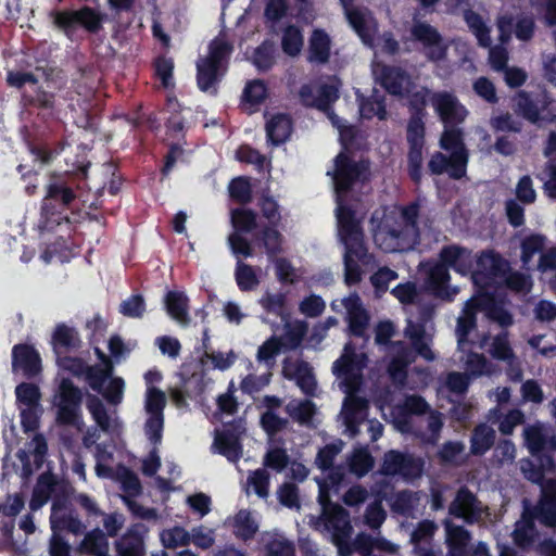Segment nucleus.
Wrapping results in <instances>:
<instances>
[{
	"label": "nucleus",
	"mask_w": 556,
	"mask_h": 556,
	"mask_svg": "<svg viewBox=\"0 0 556 556\" xmlns=\"http://www.w3.org/2000/svg\"><path fill=\"white\" fill-rule=\"evenodd\" d=\"M507 270L508 263L504 258L493 252H484L477 260V268L472 270L471 280L484 295H489L490 287L502 285Z\"/></svg>",
	"instance_id": "13"
},
{
	"label": "nucleus",
	"mask_w": 556,
	"mask_h": 556,
	"mask_svg": "<svg viewBox=\"0 0 556 556\" xmlns=\"http://www.w3.org/2000/svg\"><path fill=\"white\" fill-rule=\"evenodd\" d=\"M125 381L122 377H112L99 391L105 401L112 405H118L124 395Z\"/></svg>",
	"instance_id": "64"
},
{
	"label": "nucleus",
	"mask_w": 556,
	"mask_h": 556,
	"mask_svg": "<svg viewBox=\"0 0 556 556\" xmlns=\"http://www.w3.org/2000/svg\"><path fill=\"white\" fill-rule=\"evenodd\" d=\"M412 34L416 40L422 43L425 54L429 60L433 62L444 60L447 46L435 28L427 23L416 22Z\"/></svg>",
	"instance_id": "20"
},
{
	"label": "nucleus",
	"mask_w": 556,
	"mask_h": 556,
	"mask_svg": "<svg viewBox=\"0 0 556 556\" xmlns=\"http://www.w3.org/2000/svg\"><path fill=\"white\" fill-rule=\"evenodd\" d=\"M51 16L54 25L66 34L76 26H81L90 34H98L106 17L105 14L88 5L78 10L52 11Z\"/></svg>",
	"instance_id": "11"
},
{
	"label": "nucleus",
	"mask_w": 556,
	"mask_h": 556,
	"mask_svg": "<svg viewBox=\"0 0 556 556\" xmlns=\"http://www.w3.org/2000/svg\"><path fill=\"white\" fill-rule=\"evenodd\" d=\"M332 371L337 376L339 390L343 393L339 418L348 431V342L343 344L340 357L333 363Z\"/></svg>",
	"instance_id": "30"
},
{
	"label": "nucleus",
	"mask_w": 556,
	"mask_h": 556,
	"mask_svg": "<svg viewBox=\"0 0 556 556\" xmlns=\"http://www.w3.org/2000/svg\"><path fill=\"white\" fill-rule=\"evenodd\" d=\"M366 365L367 356L364 352L356 353L350 350V435H354L357 432L352 420V414L364 418L365 410L367 409V402L355 395L356 387L359 384V379L362 378L361 371Z\"/></svg>",
	"instance_id": "15"
},
{
	"label": "nucleus",
	"mask_w": 556,
	"mask_h": 556,
	"mask_svg": "<svg viewBox=\"0 0 556 556\" xmlns=\"http://www.w3.org/2000/svg\"><path fill=\"white\" fill-rule=\"evenodd\" d=\"M225 71L220 67L201 60L197 64V84L201 91L217 94V85L222 80Z\"/></svg>",
	"instance_id": "35"
},
{
	"label": "nucleus",
	"mask_w": 556,
	"mask_h": 556,
	"mask_svg": "<svg viewBox=\"0 0 556 556\" xmlns=\"http://www.w3.org/2000/svg\"><path fill=\"white\" fill-rule=\"evenodd\" d=\"M328 476L318 483V504L321 511L319 516H311V527L329 535L338 548L339 556H348V489L344 488L343 466L331 467Z\"/></svg>",
	"instance_id": "2"
},
{
	"label": "nucleus",
	"mask_w": 556,
	"mask_h": 556,
	"mask_svg": "<svg viewBox=\"0 0 556 556\" xmlns=\"http://www.w3.org/2000/svg\"><path fill=\"white\" fill-rule=\"evenodd\" d=\"M329 118L339 129L341 150L333 160V168L327 172L332 177L338 220V240L342 254V280L348 286V125L339 124L338 116L331 112Z\"/></svg>",
	"instance_id": "4"
},
{
	"label": "nucleus",
	"mask_w": 556,
	"mask_h": 556,
	"mask_svg": "<svg viewBox=\"0 0 556 556\" xmlns=\"http://www.w3.org/2000/svg\"><path fill=\"white\" fill-rule=\"evenodd\" d=\"M434 314L432 305L424 306L420 309L418 320L407 319L404 334L409 339L416 353L428 362L435 359V353L431 350L433 327L431 319Z\"/></svg>",
	"instance_id": "10"
},
{
	"label": "nucleus",
	"mask_w": 556,
	"mask_h": 556,
	"mask_svg": "<svg viewBox=\"0 0 556 556\" xmlns=\"http://www.w3.org/2000/svg\"><path fill=\"white\" fill-rule=\"evenodd\" d=\"M306 333L307 325L305 321H287L285 325V333L279 337V340H281L286 351H294L300 348Z\"/></svg>",
	"instance_id": "44"
},
{
	"label": "nucleus",
	"mask_w": 556,
	"mask_h": 556,
	"mask_svg": "<svg viewBox=\"0 0 556 556\" xmlns=\"http://www.w3.org/2000/svg\"><path fill=\"white\" fill-rule=\"evenodd\" d=\"M495 431L488 425H479L471 437V452L476 455L484 454L494 443Z\"/></svg>",
	"instance_id": "50"
},
{
	"label": "nucleus",
	"mask_w": 556,
	"mask_h": 556,
	"mask_svg": "<svg viewBox=\"0 0 556 556\" xmlns=\"http://www.w3.org/2000/svg\"><path fill=\"white\" fill-rule=\"evenodd\" d=\"M235 279L239 290L242 292L252 291L260 285L256 269L241 260H238L236 263Z\"/></svg>",
	"instance_id": "45"
},
{
	"label": "nucleus",
	"mask_w": 556,
	"mask_h": 556,
	"mask_svg": "<svg viewBox=\"0 0 556 556\" xmlns=\"http://www.w3.org/2000/svg\"><path fill=\"white\" fill-rule=\"evenodd\" d=\"M279 225H265L255 236L257 242L265 249L269 258L282 252L283 236L277 229Z\"/></svg>",
	"instance_id": "36"
},
{
	"label": "nucleus",
	"mask_w": 556,
	"mask_h": 556,
	"mask_svg": "<svg viewBox=\"0 0 556 556\" xmlns=\"http://www.w3.org/2000/svg\"><path fill=\"white\" fill-rule=\"evenodd\" d=\"M377 267L375 255L365 244L361 220L350 210V283L361 281Z\"/></svg>",
	"instance_id": "8"
},
{
	"label": "nucleus",
	"mask_w": 556,
	"mask_h": 556,
	"mask_svg": "<svg viewBox=\"0 0 556 556\" xmlns=\"http://www.w3.org/2000/svg\"><path fill=\"white\" fill-rule=\"evenodd\" d=\"M440 147L451 152L446 155L438 152L432 155L429 162V169L432 174L440 175L448 173L455 179L462 178L466 173L468 163V153L463 141V131L460 129H444Z\"/></svg>",
	"instance_id": "7"
},
{
	"label": "nucleus",
	"mask_w": 556,
	"mask_h": 556,
	"mask_svg": "<svg viewBox=\"0 0 556 556\" xmlns=\"http://www.w3.org/2000/svg\"><path fill=\"white\" fill-rule=\"evenodd\" d=\"M48 452L47 440L43 434L36 433L33 440L28 443V451L18 450L16 453L17 459L22 464V476L28 478L34 472V467L30 460V455L34 456L36 468H40L45 462Z\"/></svg>",
	"instance_id": "24"
},
{
	"label": "nucleus",
	"mask_w": 556,
	"mask_h": 556,
	"mask_svg": "<svg viewBox=\"0 0 556 556\" xmlns=\"http://www.w3.org/2000/svg\"><path fill=\"white\" fill-rule=\"evenodd\" d=\"M144 525L135 523L116 541L118 556H144Z\"/></svg>",
	"instance_id": "25"
},
{
	"label": "nucleus",
	"mask_w": 556,
	"mask_h": 556,
	"mask_svg": "<svg viewBox=\"0 0 556 556\" xmlns=\"http://www.w3.org/2000/svg\"><path fill=\"white\" fill-rule=\"evenodd\" d=\"M290 463V457L287 450L283 447H271L269 448L263 459V465L266 468L275 470L276 472L283 471Z\"/></svg>",
	"instance_id": "60"
},
{
	"label": "nucleus",
	"mask_w": 556,
	"mask_h": 556,
	"mask_svg": "<svg viewBox=\"0 0 556 556\" xmlns=\"http://www.w3.org/2000/svg\"><path fill=\"white\" fill-rule=\"evenodd\" d=\"M15 396L18 407H40L41 392L37 384L21 382L15 388Z\"/></svg>",
	"instance_id": "51"
},
{
	"label": "nucleus",
	"mask_w": 556,
	"mask_h": 556,
	"mask_svg": "<svg viewBox=\"0 0 556 556\" xmlns=\"http://www.w3.org/2000/svg\"><path fill=\"white\" fill-rule=\"evenodd\" d=\"M230 222L233 232L251 233L257 228V214L247 207H236L230 211Z\"/></svg>",
	"instance_id": "41"
},
{
	"label": "nucleus",
	"mask_w": 556,
	"mask_h": 556,
	"mask_svg": "<svg viewBox=\"0 0 556 556\" xmlns=\"http://www.w3.org/2000/svg\"><path fill=\"white\" fill-rule=\"evenodd\" d=\"M372 74L376 80L391 94L402 97L410 92V77L399 67L388 66L378 61H374Z\"/></svg>",
	"instance_id": "18"
},
{
	"label": "nucleus",
	"mask_w": 556,
	"mask_h": 556,
	"mask_svg": "<svg viewBox=\"0 0 556 556\" xmlns=\"http://www.w3.org/2000/svg\"><path fill=\"white\" fill-rule=\"evenodd\" d=\"M515 112L532 124L541 125V109L525 91H519L514 99Z\"/></svg>",
	"instance_id": "43"
},
{
	"label": "nucleus",
	"mask_w": 556,
	"mask_h": 556,
	"mask_svg": "<svg viewBox=\"0 0 556 556\" xmlns=\"http://www.w3.org/2000/svg\"><path fill=\"white\" fill-rule=\"evenodd\" d=\"M252 62L260 72H267L276 63L275 42L266 39L254 49Z\"/></svg>",
	"instance_id": "46"
},
{
	"label": "nucleus",
	"mask_w": 556,
	"mask_h": 556,
	"mask_svg": "<svg viewBox=\"0 0 556 556\" xmlns=\"http://www.w3.org/2000/svg\"><path fill=\"white\" fill-rule=\"evenodd\" d=\"M417 216L416 205L383 213L381 216L375 212L370 222L376 245L388 253L412 250L419 239Z\"/></svg>",
	"instance_id": "3"
},
{
	"label": "nucleus",
	"mask_w": 556,
	"mask_h": 556,
	"mask_svg": "<svg viewBox=\"0 0 556 556\" xmlns=\"http://www.w3.org/2000/svg\"><path fill=\"white\" fill-rule=\"evenodd\" d=\"M350 332L363 336L368 327L369 315L361 299L356 294H350Z\"/></svg>",
	"instance_id": "39"
},
{
	"label": "nucleus",
	"mask_w": 556,
	"mask_h": 556,
	"mask_svg": "<svg viewBox=\"0 0 556 556\" xmlns=\"http://www.w3.org/2000/svg\"><path fill=\"white\" fill-rule=\"evenodd\" d=\"M11 366L14 375L21 374L30 380L42 372V359L37 349L29 343H17L11 352Z\"/></svg>",
	"instance_id": "16"
},
{
	"label": "nucleus",
	"mask_w": 556,
	"mask_h": 556,
	"mask_svg": "<svg viewBox=\"0 0 556 556\" xmlns=\"http://www.w3.org/2000/svg\"><path fill=\"white\" fill-rule=\"evenodd\" d=\"M72 230H73V226L71 225L68 230H66L65 228L56 227L53 231L41 232L39 230V232L41 236H43L45 233H53V232L58 233L56 239L53 242L49 243V253L55 252L58 254V257L63 261V260H66L70 255L68 244H70Z\"/></svg>",
	"instance_id": "56"
},
{
	"label": "nucleus",
	"mask_w": 556,
	"mask_h": 556,
	"mask_svg": "<svg viewBox=\"0 0 556 556\" xmlns=\"http://www.w3.org/2000/svg\"><path fill=\"white\" fill-rule=\"evenodd\" d=\"M444 526L451 556H464L470 541L469 532L460 526L453 525L448 520L444 522Z\"/></svg>",
	"instance_id": "38"
},
{
	"label": "nucleus",
	"mask_w": 556,
	"mask_h": 556,
	"mask_svg": "<svg viewBox=\"0 0 556 556\" xmlns=\"http://www.w3.org/2000/svg\"><path fill=\"white\" fill-rule=\"evenodd\" d=\"M374 467V458L366 448H355L350 456V472L365 476Z\"/></svg>",
	"instance_id": "57"
},
{
	"label": "nucleus",
	"mask_w": 556,
	"mask_h": 556,
	"mask_svg": "<svg viewBox=\"0 0 556 556\" xmlns=\"http://www.w3.org/2000/svg\"><path fill=\"white\" fill-rule=\"evenodd\" d=\"M395 427L402 433H413L421 438L427 443H437L440 438V432L443 427V416L440 412L430 409L427 413V432L420 433L415 430L412 419L408 416L395 421Z\"/></svg>",
	"instance_id": "23"
},
{
	"label": "nucleus",
	"mask_w": 556,
	"mask_h": 556,
	"mask_svg": "<svg viewBox=\"0 0 556 556\" xmlns=\"http://www.w3.org/2000/svg\"><path fill=\"white\" fill-rule=\"evenodd\" d=\"M233 534L242 540H252L258 531V525L248 509H240L233 517Z\"/></svg>",
	"instance_id": "40"
},
{
	"label": "nucleus",
	"mask_w": 556,
	"mask_h": 556,
	"mask_svg": "<svg viewBox=\"0 0 556 556\" xmlns=\"http://www.w3.org/2000/svg\"><path fill=\"white\" fill-rule=\"evenodd\" d=\"M288 424V419L280 417L271 410L264 412L260 418V425L268 437H274L285 430Z\"/></svg>",
	"instance_id": "63"
},
{
	"label": "nucleus",
	"mask_w": 556,
	"mask_h": 556,
	"mask_svg": "<svg viewBox=\"0 0 556 556\" xmlns=\"http://www.w3.org/2000/svg\"><path fill=\"white\" fill-rule=\"evenodd\" d=\"M486 507L466 488L456 493L455 498L448 507V513L466 522L472 523L481 520Z\"/></svg>",
	"instance_id": "19"
},
{
	"label": "nucleus",
	"mask_w": 556,
	"mask_h": 556,
	"mask_svg": "<svg viewBox=\"0 0 556 556\" xmlns=\"http://www.w3.org/2000/svg\"><path fill=\"white\" fill-rule=\"evenodd\" d=\"M86 406L100 429L105 432L109 431L111 425L110 416L103 402L97 395L88 394Z\"/></svg>",
	"instance_id": "55"
},
{
	"label": "nucleus",
	"mask_w": 556,
	"mask_h": 556,
	"mask_svg": "<svg viewBox=\"0 0 556 556\" xmlns=\"http://www.w3.org/2000/svg\"><path fill=\"white\" fill-rule=\"evenodd\" d=\"M67 144L66 141L60 140L50 147L48 143L27 142L29 152L41 163H49L56 157Z\"/></svg>",
	"instance_id": "54"
},
{
	"label": "nucleus",
	"mask_w": 556,
	"mask_h": 556,
	"mask_svg": "<svg viewBox=\"0 0 556 556\" xmlns=\"http://www.w3.org/2000/svg\"><path fill=\"white\" fill-rule=\"evenodd\" d=\"M546 238L542 235H531L521 242V261L526 267H529L532 257L541 253L544 249Z\"/></svg>",
	"instance_id": "58"
},
{
	"label": "nucleus",
	"mask_w": 556,
	"mask_h": 556,
	"mask_svg": "<svg viewBox=\"0 0 556 556\" xmlns=\"http://www.w3.org/2000/svg\"><path fill=\"white\" fill-rule=\"evenodd\" d=\"M427 97L445 124V129H456L453 125L463 123L468 116V110L456 96L447 91L430 93L428 90L421 89L413 96L412 104L421 109L426 104Z\"/></svg>",
	"instance_id": "9"
},
{
	"label": "nucleus",
	"mask_w": 556,
	"mask_h": 556,
	"mask_svg": "<svg viewBox=\"0 0 556 556\" xmlns=\"http://www.w3.org/2000/svg\"><path fill=\"white\" fill-rule=\"evenodd\" d=\"M392 359L389 364L388 371L391 378L399 383H403L406 379V367L414 361L412 350L401 341L391 345Z\"/></svg>",
	"instance_id": "29"
},
{
	"label": "nucleus",
	"mask_w": 556,
	"mask_h": 556,
	"mask_svg": "<svg viewBox=\"0 0 556 556\" xmlns=\"http://www.w3.org/2000/svg\"><path fill=\"white\" fill-rule=\"evenodd\" d=\"M51 345L56 357L78 350L81 340L78 331L64 323L58 324L51 336Z\"/></svg>",
	"instance_id": "28"
},
{
	"label": "nucleus",
	"mask_w": 556,
	"mask_h": 556,
	"mask_svg": "<svg viewBox=\"0 0 556 556\" xmlns=\"http://www.w3.org/2000/svg\"><path fill=\"white\" fill-rule=\"evenodd\" d=\"M527 446L532 455L539 456V465L522 462L525 477L539 484L541 500L535 508V518L548 527H556V480L554 456L556 454V437L551 427L535 424L523 430Z\"/></svg>",
	"instance_id": "1"
},
{
	"label": "nucleus",
	"mask_w": 556,
	"mask_h": 556,
	"mask_svg": "<svg viewBox=\"0 0 556 556\" xmlns=\"http://www.w3.org/2000/svg\"><path fill=\"white\" fill-rule=\"evenodd\" d=\"M81 547L87 553L96 556L105 555L109 549L106 534L99 528L91 530L86 533L81 542Z\"/></svg>",
	"instance_id": "52"
},
{
	"label": "nucleus",
	"mask_w": 556,
	"mask_h": 556,
	"mask_svg": "<svg viewBox=\"0 0 556 556\" xmlns=\"http://www.w3.org/2000/svg\"><path fill=\"white\" fill-rule=\"evenodd\" d=\"M56 420L60 425L74 426L80 417L81 390L70 378H63L55 395Z\"/></svg>",
	"instance_id": "14"
},
{
	"label": "nucleus",
	"mask_w": 556,
	"mask_h": 556,
	"mask_svg": "<svg viewBox=\"0 0 556 556\" xmlns=\"http://www.w3.org/2000/svg\"><path fill=\"white\" fill-rule=\"evenodd\" d=\"M228 191L230 199L240 205H248L252 202V185L250 178L247 176H239L231 179Z\"/></svg>",
	"instance_id": "49"
},
{
	"label": "nucleus",
	"mask_w": 556,
	"mask_h": 556,
	"mask_svg": "<svg viewBox=\"0 0 556 556\" xmlns=\"http://www.w3.org/2000/svg\"><path fill=\"white\" fill-rule=\"evenodd\" d=\"M267 97L268 88L262 79L248 81L242 92V101L253 110H256L261 104H263Z\"/></svg>",
	"instance_id": "47"
},
{
	"label": "nucleus",
	"mask_w": 556,
	"mask_h": 556,
	"mask_svg": "<svg viewBox=\"0 0 556 556\" xmlns=\"http://www.w3.org/2000/svg\"><path fill=\"white\" fill-rule=\"evenodd\" d=\"M286 413L292 420L300 425L308 426L312 424L313 417L316 414V405L311 400L290 401L286 407Z\"/></svg>",
	"instance_id": "42"
},
{
	"label": "nucleus",
	"mask_w": 556,
	"mask_h": 556,
	"mask_svg": "<svg viewBox=\"0 0 556 556\" xmlns=\"http://www.w3.org/2000/svg\"><path fill=\"white\" fill-rule=\"evenodd\" d=\"M303 47V35L295 25H288L282 33L281 48L289 56H296Z\"/></svg>",
	"instance_id": "53"
},
{
	"label": "nucleus",
	"mask_w": 556,
	"mask_h": 556,
	"mask_svg": "<svg viewBox=\"0 0 556 556\" xmlns=\"http://www.w3.org/2000/svg\"><path fill=\"white\" fill-rule=\"evenodd\" d=\"M293 130V122L290 115L277 113L266 123L267 141L278 147L289 140Z\"/></svg>",
	"instance_id": "31"
},
{
	"label": "nucleus",
	"mask_w": 556,
	"mask_h": 556,
	"mask_svg": "<svg viewBox=\"0 0 556 556\" xmlns=\"http://www.w3.org/2000/svg\"><path fill=\"white\" fill-rule=\"evenodd\" d=\"M50 525L52 532L67 531L75 535L83 534L86 526L65 498H55L51 505Z\"/></svg>",
	"instance_id": "17"
},
{
	"label": "nucleus",
	"mask_w": 556,
	"mask_h": 556,
	"mask_svg": "<svg viewBox=\"0 0 556 556\" xmlns=\"http://www.w3.org/2000/svg\"><path fill=\"white\" fill-rule=\"evenodd\" d=\"M464 18L468 25V27L473 31L477 37L480 46L489 47L491 43V38L489 35V28L483 23L482 18L472 11H466L464 14Z\"/></svg>",
	"instance_id": "59"
},
{
	"label": "nucleus",
	"mask_w": 556,
	"mask_h": 556,
	"mask_svg": "<svg viewBox=\"0 0 556 556\" xmlns=\"http://www.w3.org/2000/svg\"><path fill=\"white\" fill-rule=\"evenodd\" d=\"M450 274L444 262L433 264L428 271V285L437 296L451 300L457 292V288L450 291L447 282Z\"/></svg>",
	"instance_id": "33"
},
{
	"label": "nucleus",
	"mask_w": 556,
	"mask_h": 556,
	"mask_svg": "<svg viewBox=\"0 0 556 556\" xmlns=\"http://www.w3.org/2000/svg\"><path fill=\"white\" fill-rule=\"evenodd\" d=\"M349 18L350 26L353 27L362 42L372 47L377 33V23L370 12L366 9L350 7Z\"/></svg>",
	"instance_id": "27"
},
{
	"label": "nucleus",
	"mask_w": 556,
	"mask_h": 556,
	"mask_svg": "<svg viewBox=\"0 0 556 556\" xmlns=\"http://www.w3.org/2000/svg\"><path fill=\"white\" fill-rule=\"evenodd\" d=\"M441 261L460 275L472 274L473 255L469 250L451 245L440 253Z\"/></svg>",
	"instance_id": "32"
},
{
	"label": "nucleus",
	"mask_w": 556,
	"mask_h": 556,
	"mask_svg": "<svg viewBox=\"0 0 556 556\" xmlns=\"http://www.w3.org/2000/svg\"><path fill=\"white\" fill-rule=\"evenodd\" d=\"M484 303L482 295H473L466 301L455 330L459 362L471 377L490 376L493 372L492 364L482 354L473 352L476 343L470 339L476 329V311Z\"/></svg>",
	"instance_id": "5"
},
{
	"label": "nucleus",
	"mask_w": 556,
	"mask_h": 556,
	"mask_svg": "<svg viewBox=\"0 0 556 556\" xmlns=\"http://www.w3.org/2000/svg\"><path fill=\"white\" fill-rule=\"evenodd\" d=\"M102 364L90 365L85 380L96 392L102 391L104 384L112 378L113 364L110 358L101 354Z\"/></svg>",
	"instance_id": "37"
},
{
	"label": "nucleus",
	"mask_w": 556,
	"mask_h": 556,
	"mask_svg": "<svg viewBox=\"0 0 556 556\" xmlns=\"http://www.w3.org/2000/svg\"><path fill=\"white\" fill-rule=\"evenodd\" d=\"M243 430L240 425L231 422L215 438L214 445L217 452L225 456L230 463H238L242 457L240 435Z\"/></svg>",
	"instance_id": "21"
},
{
	"label": "nucleus",
	"mask_w": 556,
	"mask_h": 556,
	"mask_svg": "<svg viewBox=\"0 0 556 556\" xmlns=\"http://www.w3.org/2000/svg\"><path fill=\"white\" fill-rule=\"evenodd\" d=\"M282 375L288 380H295L296 386L305 395H315L317 382L313 369L307 362L299 361L292 363L288 358L285 359Z\"/></svg>",
	"instance_id": "22"
},
{
	"label": "nucleus",
	"mask_w": 556,
	"mask_h": 556,
	"mask_svg": "<svg viewBox=\"0 0 556 556\" xmlns=\"http://www.w3.org/2000/svg\"><path fill=\"white\" fill-rule=\"evenodd\" d=\"M419 503L420 495L418 492L404 490L394 495L391 502V509L404 516H413Z\"/></svg>",
	"instance_id": "48"
},
{
	"label": "nucleus",
	"mask_w": 556,
	"mask_h": 556,
	"mask_svg": "<svg viewBox=\"0 0 556 556\" xmlns=\"http://www.w3.org/2000/svg\"><path fill=\"white\" fill-rule=\"evenodd\" d=\"M76 198V191L64 179H51L41 202L38 229L41 232L53 231L56 227L68 230L71 219L67 210Z\"/></svg>",
	"instance_id": "6"
},
{
	"label": "nucleus",
	"mask_w": 556,
	"mask_h": 556,
	"mask_svg": "<svg viewBox=\"0 0 556 556\" xmlns=\"http://www.w3.org/2000/svg\"><path fill=\"white\" fill-rule=\"evenodd\" d=\"M163 305L173 320L184 327L189 326L191 321L189 316L190 300L184 291L168 290L164 294Z\"/></svg>",
	"instance_id": "26"
},
{
	"label": "nucleus",
	"mask_w": 556,
	"mask_h": 556,
	"mask_svg": "<svg viewBox=\"0 0 556 556\" xmlns=\"http://www.w3.org/2000/svg\"><path fill=\"white\" fill-rule=\"evenodd\" d=\"M424 465L420 457L391 450L383 456L380 472L383 476L400 477L406 482H413L422 476Z\"/></svg>",
	"instance_id": "12"
},
{
	"label": "nucleus",
	"mask_w": 556,
	"mask_h": 556,
	"mask_svg": "<svg viewBox=\"0 0 556 556\" xmlns=\"http://www.w3.org/2000/svg\"><path fill=\"white\" fill-rule=\"evenodd\" d=\"M488 352L494 358L503 362H511L513 356H515L508 342L506 332L493 337L491 345L488 349Z\"/></svg>",
	"instance_id": "61"
},
{
	"label": "nucleus",
	"mask_w": 556,
	"mask_h": 556,
	"mask_svg": "<svg viewBox=\"0 0 556 556\" xmlns=\"http://www.w3.org/2000/svg\"><path fill=\"white\" fill-rule=\"evenodd\" d=\"M331 41L323 29H314L308 42L307 60L315 64H325L330 58Z\"/></svg>",
	"instance_id": "34"
},
{
	"label": "nucleus",
	"mask_w": 556,
	"mask_h": 556,
	"mask_svg": "<svg viewBox=\"0 0 556 556\" xmlns=\"http://www.w3.org/2000/svg\"><path fill=\"white\" fill-rule=\"evenodd\" d=\"M190 533L182 527H174L161 534V541L166 548L187 546L190 543Z\"/></svg>",
	"instance_id": "62"
}]
</instances>
